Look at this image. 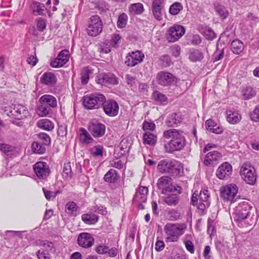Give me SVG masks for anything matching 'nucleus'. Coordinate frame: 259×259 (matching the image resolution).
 Listing matches in <instances>:
<instances>
[{"instance_id": "f257e3e1", "label": "nucleus", "mask_w": 259, "mask_h": 259, "mask_svg": "<svg viewBox=\"0 0 259 259\" xmlns=\"http://www.w3.org/2000/svg\"><path fill=\"white\" fill-rule=\"evenodd\" d=\"M186 226L183 224L167 223L164 227L166 234L165 240L167 242H176L184 233Z\"/></svg>"}, {"instance_id": "f03ea898", "label": "nucleus", "mask_w": 259, "mask_h": 259, "mask_svg": "<svg viewBox=\"0 0 259 259\" xmlns=\"http://www.w3.org/2000/svg\"><path fill=\"white\" fill-rule=\"evenodd\" d=\"M157 169L162 173H169L172 176L179 175L183 170L181 163L176 160H162L158 164Z\"/></svg>"}, {"instance_id": "7ed1b4c3", "label": "nucleus", "mask_w": 259, "mask_h": 259, "mask_svg": "<svg viewBox=\"0 0 259 259\" xmlns=\"http://www.w3.org/2000/svg\"><path fill=\"white\" fill-rule=\"evenodd\" d=\"M239 173L246 183L251 185L255 183L257 179L256 170L249 163H243L240 167Z\"/></svg>"}, {"instance_id": "20e7f679", "label": "nucleus", "mask_w": 259, "mask_h": 259, "mask_svg": "<svg viewBox=\"0 0 259 259\" xmlns=\"http://www.w3.org/2000/svg\"><path fill=\"white\" fill-rule=\"evenodd\" d=\"M82 104L87 109H98L105 100L102 94H92L86 95L83 98Z\"/></svg>"}, {"instance_id": "39448f33", "label": "nucleus", "mask_w": 259, "mask_h": 259, "mask_svg": "<svg viewBox=\"0 0 259 259\" xmlns=\"http://www.w3.org/2000/svg\"><path fill=\"white\" fill-rule=\"evenodd\" d=\"M221 196L225 201L233 203L236 201V197L238 192V186L234 184H230L221 189Z\"/></svg>"}, {"instance_id": "423d86ee", "label": "nucleus", "mask_w": 259, "mask_h": 259, "mask_svg": "<svg viewBox=\"0 0 259 259\" xmlns=\"http://www.w3.org/2000/svg\"><path fill=\"white\" fill-rule=\"evenodd\" d=\"M103 23L100 18L97 15L92 16L89 22L87 33L90 36H96L101 33Z\"/></svg>"}, {"instance_id": "0eeeda50", "label": "nucleus", "mask_w": 259, "mask_h": 259, "mask_svg": "<svg viewBox=\"0 0 259 259\" xmlns=\"http://www.w3.org/2000/svg\"><path fill=\"white\" fill-rule=\"evenodd\" d=\"M186 145V140L181 132L168 142L165 146L167 151L169 153L182 150Z\"/></svg>"}, {"instance_id": "6e6552de", "label": "nucleus", "mask_w": 259, "mask_h": 259, "mask_svg": "<svg viewBox=\"0 0 259 259\" xmlns=\"http://www.w3.org/2000/svg\"><path fill=\"white\" fill-rule=\"evenodd\" d=\"M88 130L94 138L102 137L105 133L106 126L96 119L91 120L88 126Z\"/></svg>"}, {"instance_id": "1a4fd4ad", "label": "nucleus", "mask_w": 259, "mask_h": 259, "mask_svg": "<svg viewBox=\"0 0 259 259\" xmlns=\"http://www.w3.org/2000/svg\"><path fill=\"white\" fill-rule=\"evenodd\" d=\"M185 32L184 27L175 25L169 28L166 34V39L169 42H175L181 37Z\"/></svg>"}, {"instance_id": "9d476101", "label": "nucleus", "mask_w": 259, "mask_h": 259, "mask_svg": "<svg viewBox=\"0 0 259 259\" xmlns=\"http://www.w3.org/2000/svg\"><path fill=\"white\" fill-rule=\"evenodd\" d=\"M156 78L158 84L164 87L171 85L176 83L177 80L175 75L165 71L158 72L157 74Z\"/></svg>"}, {"instance_id": "9b49d317", "label": "nucleus", "mask_w": 259, "mask_h": 259, "mask_svg": "<svg viewBox=\"0 0 259 259\" xmlns=\"http://www.w3.org/2000/svg\"><path fill=\"white\" fill-rule=\"evenodd\" d=\"M101 106L103 107L105 113L110 116H116L119 111V105L116 101L114 100H104Z\"/></svg>"}, {"instance_id": "f8f14e48", "label": "nucleus", "mask_w": 259, "mask_h": 259, "mask_svg": "<svg viewBox=\"0 0 259 259\" xmlns=\"http://www.w3.org/2000/svg\"><path fill=\"white\" fill-rule=\"evenodd\" d=\"M28 114L26 108L21 104L13 105L11 107L8 115L15 119L20 120L26 117Z\"/></svg>"}, {"instance_id": "ddd939ff", "label": "nucleus", "mask_w": 259, "mask_h": 259, "mask_svg": "<svg viewBox=\"0 0 259 259\" xmlns=\"http://www.w3.org/2000/svg\"><path fill=\"white\" fill-rule=\"evenodd\" d=\"M144 57V54L141 51L133 52L126 56L125 64L128 66L134 67L141 63Z\"/></svg>"}, {"instance_id": "4468645a", "label": "nucleus", "mask_w": 259, "mask_h": 259, "mask_svg": "<svg viewBox=\"0 0 259 259\" xmlns=\"http://www.w3.org/2000/svg\"><path fill=\"white\" fill-rule=\"evenodd\" d=\"M34 172L39 179H45L50 175V169L49 165L45 162L38 161L33 166Z\"/></svg>"}, {"instance_id": "2eb2a0df", "label": "nucleus", "mask_w": 259, "mask_h": 259, "mask_svg": "<svg viewBox=\"0 0 259 259\" xmlns=\"http://www.w3.org/2000/svg\"><path fill=\"white\" fill-rule=\"evenodd\" d=\"M77 243L82 248H89L93 245L94 238L93 235L89 233H81L78 236Z\"/></svg>"}, {"instance_id": "dca6fc26", "label": "nucleus", "mask_w": 259, "mask_h": 259, "mask_svg": "<svg viewBox=\"0 0 259 259\" xmlns=\"http://www.w3.org/2000/svg\"><path fill=\"white\" fill-rule=\"evenodd\" d=\"M232 172V165L229 163L225 162L218 167L216 175L221 180H226L230 177Z\"/></svg>"}, {"instance_id": "f3484780", "label": "nucleus", "mask_w": 259, "mask_h": 259, "mask_svg": "<svg viewBox=\"0 0 259 259\" xmlns=\"http://www.w3.org/2000/svg\"><path fill=\"white\" fill-rule=\"evenodd\" d=\"M157 185L158 189L161 190L162 194L171 192L174 190V187L171 185V179L167 176L160 178L158 180Z\"/></svg>"}, {"instance_id": "a211bd4d", "label": "nucleus", "mask_w": 259, "mask_h": 259, "mask_svg": "<svg viewBox=\"0 0 259 259\" xmlns=\"http://www.w3.org/2000/svg\"><path fill=\"white\" fill-rule=\"evenodd\" d=\"M251 207L247 202L243 201L239 204L237 207L236 212V219L238 221H242L247 218L250 213Z\"/></svg>"}, {"instance_id": "6ab92c4d", "label": "nucleus", "mask_w": 259, "mask_h": 259, "mask_svg": "<svg viewBox=\"0 0 259 259\" xmlns=\"http://www.w3.org/2000/svg\"><path fill=\"white\" fill-rule=\"evenodd\" d=\"M69 58V51L67 50H64L59 53L56 59L51 61L50 65L54 68L62 67L68 62Z\"/></svg>"}, {"instance_id": "aec40b11", "label": "nucleus", "mask_w": 259, "mask_h": 259, "mask_svg": "<svg viewBox=\"0 0 259 259\" xmlns=\"http://www.w3.org/2000/svg\"><path fill=\"white\" fill-rule=\"evenodd\" d=\"M222 156L221 153L218 151H211L205 155L203 163L206 166H213L218 163Z\"/></svg>"}, {"instance_id": "412c9836", "label": "nucleus", "mask_w": 259, "mask_h": 259, "mask_svg": "<svg viewBox=\"0 0 259 259\" xmlns=\"http://www.w3.org/2000/svg\"><path fill=\"white\" fill-rule=\"evenodd\" d=\"M57 81L56 75L50 72L44 73L41 77L40 82L41 83L50 87H53Z\"/></svg>"}, {"instance_id": "4be33fe9", "label": "nucleus", "mask_w": 259, "mask_h": 259, "mask_svg": "<svg viewBox=\"0 0 259 259\" xmlns=\"http://www.w3.org/2000/svg\"><path fill=\"white\" fill-rule=\"evenodd\" d=\"M148 188L146 187H140L137 190L133 198V201L139 203L145 202L147 201Z\"/></svg>"}, {"instance_id": "5701e85b", "label": "nucleus", "mask_w": 259, "mask_h": 259, "mask_svg": "<svg viewBox=\"0 0 259 259\" xmlns=\"http://www.w3.org/2000/svg\"><path fill=\"white\" fill-rule=\"evenodd\" d=\"M99 82L101 83H108L113 85H116L118 83L117 77L113 74H104L100 76L98 79Z\"/></svg>"}, {"instance_id": "b1692460", "label": "nucleus", "mask_w": 259, "mask_h": 259, "mask_svg": "<svg viewBox=\"0 0 259 259\" xmlns=\"http://www.w3.org/2000/svg\"><path fill=\"white\" fill-rule=\"evenodd\" d=\"M227 119L231 124L238 123L241 119V114L236 110H230L227 111Z\"/></svg>"}, {"instance_id": "393cba45", "label": "nucleus", "mask_w": 259, "mask_h": 259, "mask_svg": "<svg viewBox=\"0 0 259 259\" xmlns=\"http://www.w3.org/2000/svg\"><path fill=\"white\" fill-rule=\"evenodd\" d=\"M205 126L206 129L213 133L220 134L223 132L222 126H219L212 119H208L205 122Z\"/></svg>"}, {"instance_id": "a878e982", "label": "nucleus", "mask_w": 259, "mask_h": 259, "mask_svg": "<svg viewBox=\"0 0 259 259\" xmlns=\"http://www.w3.org/2000/svg\"><path fill=\"white\" fill-rule=\"evenodd\" d=\"M182 120V119L180 114L172 113L168 117L165 123L168 127H174L180 123Z\"/></svg>"}, {"instance_id": "bb28decb", "label": "nucleus", "mask_w": 259, "mask_h": 259, "mask_svg": "<svg viewBox=\"0 0 259 259\" xmlns=\"http://www.w3.org/2000/svg\"><path fill=\"white\" fill-rule=\"evenodd\" d=\"M39 101L41 104L48 105L50 107L54 108L57 106L56 98L51 95H44L42 96L39 99Z\"/></svg>"}, {"instance_id": "cd10ccee", "label": "nucleus", "mask_w": 259, "mask_h": 259, "mask_svg": "<svg viewBox=\"0 0 259 259\" xmlns=\"http://www.w3.org/2000/svg\"><path fill=\"white\" fill-rule=\"evenodd\" d=\"M164 202L168 206H176L179 202L180 197L178 194H170L163 197Z\"/></svg>"}, {"instance_id": "c85d7f7f", "label": "nucleus", "mask_w": 259, "mask_h": 259, "mask_svg": "<svg viewBox=\"0 0 259 259\" xmlns=\"http://www.w3.org/2000/svg\"><path fill=\"white\" fill-rule=\"evenodd\" d=\"M79 139L81 143L88 144L93 141V139L90 134L84 128H80L79 130Z\"/></svg>"}, {"instance_id": "c756f323", "label": "nucleus", "mask_w": 259, "mask_h": 259, "mask_svg": "<svg viewBox=\"0 0 259 259\" xmlns=\"http://www.w3.org/2000/svg\"><path fill=\"white\" fill-rule=\"evenodd\" d=\"M81 219L86 224L94 225L98 221L99 217L94 213H84L81 215Z\"/></svg>"}, {"instance_id": "7c9ffc66", "label": "nucleus", "mask_w": 259, "mask_h": 259, "mask_svg": "<svg viewBox=\"0 0 259 259\" xmlns=\"http://www.w3.org/2000/svg\"><path fill=\"white\" fill-rule=\"evenodd\" d=\"M231 49L234 54H239L244 49L243 44L239 39L234 40L231 44Z\"/></svg>"}, {"instance_id": "2f4dec72", "label": "nucleus", "mask_w": 259, "mask_h": 259, "mask_svg": "<svg viewBox=\"0 0 259 259\" xmlns=\"http://www.w3.org/2000/svg\"><path fill=\"white\" fill-rule=\"evenodd\" d=\"M37 126L44 130L50 131L53 129L54 124L48 119L39 120L37 122Z\"/></svg>"}, {"instance_id": "473e14b6", "label": "nucleus", "mask_w": 259, "mask_h": 259, "mask_svg": "<svg viewBox=\"0 0 259 259\" xmlns=\"http://www.w3.org/2000/svg\"><path fill=\"white\" fill-rule=\"evenodd\" d=\"M31 9L34 15H41L44 14L45 12V6L43 4L37 2H33L31 6Z\"/></svg>"}, {"instance_id": "72a5a7b5", "label": "nucleus", "mask_w": 259, "mask_h": 259, "mask_svg": "<svg viewBox=\"0 0 259 259\" xmlns=\"http://www.w3.org/2000/svg\"><path fill=\"white\" fill-rule=\"evenodd\" d=\"M119 176L116 171L113 169H110L104 176V180L108 183H114L118 179Z\"/></svg>"}, {"instance_id": "f704fd0d", "label": "nucleus", "mask_w": 259, "mask_h": 259, "mask_svg": "<svg viewBox=\"0 0 259 259\" xmlns=\"http://www.w3.org/2000/svg\"><path fill=\"white\" fill-rule=\"evenodd\" d=\"M143 140L145 144L153 145L156 143L157 137L149 132H146L143 134Z\"/></svg>"}, {"instance_id": "c9c22d12", "label": "nucleus", "mask_w": 259, "mask_h": 259, "mask_svg": "<svg viewBox=\"0 0 259 259\" xmlns=\"http://www.w3.org/2000/svg\"><path fill=\"white\" fill-rule=\"evenodd\" d=\"M144 9L143 4L136 3L132 4L130 8V13L133 15H139L144 12Z\"/></svg>"}, {"instance_id": "e433bc0d", "label": "nucleus", "mask_w": 259, "mask_h": 259, "mask_svg": "<svg viewBox=\"0 0 259 259\" xmlns=\"http://www.w3.org/2000/svg\"><path fill=\"white\" fill-rule=\"evenodd\" d=\"M242 94L244 100H248L255 96V90L251 87H247L242 89Z\"/></svg>"}, {"instance_id": "4c0bfd02", "label": "nucleus", "mask_w": 259, "mask_h": 259, "mask_svg": "<svg viewBox=\"0 0 259 259\" xmlns=\"http://www.w3.org/2000/svg\"><path fill=\"white\" fill-rule=\"evenodd\" d=\"M154 100L159 104H165L167 102V98L165 95L155 91L153 93Z\"/></svg>"}, {"instance_id": "58836bf2", "label": "nucleus", "mask_w": 259, "mask_h": 259, "mask_svg": "<svg viewBox=\"0 0 259 259\" xmlns=\"http://www.w3.org/2000/svg\"><path fill=\"white\" fill-rule=\"evenodd\" d=\"M31 148L32 151L36 154H43L46 151V148L45 146L37 142H34L32 144Z\"/></svg>"}, {"instance_id": "ea45409f", "label": "nucleus", "mask_w": 259, "mask_h": 259, "mask_svg": "<svg viewBox=\"0 0 259 259\" xmlns=\"http://www.w3.org/2000/svg\"><path fill=\"white\" fill-rule=\"evenodd\" d=\"M51 110L50 107L44 104H41L37 108V113L40 116H46L50 113Z\"/></svg>"}, {"instance_id": "a19ab883", "label": "nucleus", "mask_w": 259, "mask_h": 259, "mask_svg": "<svg viewBox=\"0 0 259 259\" xmlns=\"http://www.w3.org/2000/svg\"><path fill=\"white\" fill-rule=\"evenodd\" d=\"M203 58V53L199 50H196L191 52L189 58L194 62L201 60Z\"/></svg>"}, {"instance_id": "79ce46f5", "label": "nucleus", "mask_w": 259, "mask_h": 259, "mask_svg": "<svg viewBox=\"0 0 259 259\" xmlns=\"http://www.w3.org/2000/svg\"><path fill=\"white\" fill-rule=\"evenodd\" d=\"M77 210L76 204L73 201H69L65 205V211L71 215L73 214Z\"/></svg>"}, {"instance_id": "37998d69", "label": "nucleus", "mask_w": 259, "mask_h": 259, "mask_svg": "<svg viewBox=\"0 0 259 259\" xmlns=\"http://www.w3.org/2000/svg\"><path fill=\"white\" fill-rule=\"evenodd\" d=\"M183 9V6L181 3L176 2L170 6L169 12L173 15L178 14Z\"/></svg>"}, {"instance_id": "c03bdc74", "label": "nucleus", "mask_w": 259, "mask_h": 259, "mask_svg": "<svg viewBox=\"0 0 259 259\" xmlns=\"http://www.w3.org/2000/svg\"><path fill=\"white\" fill-rule=\"evenodd\" d=\"M127 22V16L125 13L120 14L118 18L117 26L119 28L125 27Z\"/></svg>"}, {"instance_id": "a18cd8bd", "label": "nucleus", "mask_w": 259, "mask_h": 259, "mask_svg": "<svg viewBox=\"0 0 259 259\" xmlns=\"http://www.w3.org/2000/svg\"><path fill=\"white\" fill-rule=\"evenodd\" d=\"M168 219L172 221L179 220L181 218V213L177 210L171 209L167 211Z\"/></svg>"}, {"instance_id": "49530a36", "label": "nucleus", "mask_w": 259, "mask_h": 259, "mask_svg": "<svg viewBox=\"0 0 259 259\" xmlns=\"http://www.w3.org/2000/svg\"><path fill=\"white\" fill-rule=\"evenodd\" d=\"M215 10L219 16L223 19L226 18L229 14L227 9L222 6L218 5L215 7Z\"/></svg>"}, {"instance_id": "de8ad7c7", "label": "nucleus", "mask_w": 259, "mask_h": 259, "mask_svg": "<svg viewBox=\"0 0 259 259\" xmlns=\"http://www.w3.org/2000/svg\"><path fill=\"white\" fill-rule=\"evenodd\" d=\"M249 117L253 122H259V105L256 106L254 109L249 113Z\"/></svg>"}, {"instance_id": "09e8293b", "label": "nucleus", "mask_w": 259, "mask_h": 259, "mask_svg": "<svg viewBox=\"0 0 259 259\" xmlns=\"http://www.w3.org/2000/svg\"><path fill=\"white\" fill-rule=\"evenodd\" d=\"M163 7L151 8L152 12L154 17L158 21L162 19V10Z\"/></svg>"}, {"instance_id": "8fccbe9b", "label": "nucleus", "mask_w": 259, "mask_h": 259, "mask_svg": "<svg viewBox=\"0 0 259 259\" xmlns=\"http://www.w3.org/2000/svg\"><path fill=\"white\" fill-rule=\"evenodd\" d=\"M91 71L87 67L84 68L81 72V81L83 84H85L88 82L89 79V75Z\"/></svg>"}, {"instance_id": "3c124183", "label": "nucleus", "mask_w": 259, "mask_h": 259, "mask_svg": "<svg viewBox=\"0 0 259 259\" xmlns=\"http://www.w3.org/2000/svg\"><path fill=\"white\" fill-rule=\"evenodd\" d=\"M210 202H199L198 205V213L203 215L206 213V209L209 206Z\"/></svg>"}, {"instance_id": "603ef678", "label": "nucleus", "mask_w": 259, "mask_h": 259, "mask_svg": "<svg viewBox=\"0 0 259 259\" xmlns=\"http://www.w3.org/2000/svg\"><path fill=\"white\" fill-rule=\"evenodd\" d=\"M209 194L207 190H203L200 191L199 195V202H209L208 199Z\"/></svg>"}, {"instance_id": "864d4df0", "label": "nucleus", "mask_w": 259, "mask_h": 259, "mask_svg": "<svg viewBox=\"0 0 259 259\" xmlns=\"http://www.w3.org/2000/svg\"><path fill=\"white\" fill-rule=\"evenodd\" d=\"M179 132L180 131L176 129L168 130L163 132V137L167 139L169 138H171V139H172L175 136L177 135V134L179 133Z\"/></svg>"}, {"instance_id": "5fc2aeb1", "label": "nucleus", "mask_w": 259, "mask_h": 259, "mask_svg": "<svg viewBox=\"0 0 259 259\" xmlns=\"http://www.w3.org/2000/svg\"><path fill=\"white\" fill-rule=\"evenodd\" d=\"M203 33L207 39L212 40L216 37L215 33L210 28H205Z\"/></svg>"}, {"instance_id": "6e6d98bb", "label": "nucleus", "mask_w": 259, "mask_h": 259, "mask_svg": "<svg viewBox=\"0 0 259 259\" xmlns=\"http://www.w3.org/2000/svg\"><path fill=\"white\" fill-rule=\"evenodd\" d=\"M38 137L43 142L45 145H49L51 144V138L50 136L45 133H40L38 134Z\"/></svg>"}, {"instance_id": "4d7b16f0", "label": "nucleus", "mask_w": 259, "mask_h": 259, "mask_svg": "<svg viewBox=\"0 0 259 259\" xmlns=\"http://www.w3.org/2000/svg\"><path fill=\"white\" fill-rule=\"evenodd\" d=\"M160 64L162 66L166 67L169 66L171 63V60L167 55L162 56L160 58Z\"/></svg>"}, {"instance_id": "13d9d810", "label": "nucleus", "mask_w": 259, "mask_h": 259, "mask_svg": "<svg viewBox=\"0 0 259 259\" xmlns=\"http://www.w3.org/2000/svg\"><path fill=\"white\" fill-rule=\"evenodd\" d=\"M155 128V125L153 122L144 121L143 123V129L146 132H152Z\"/></svg>"}, {"instance_id": "bf43d9fd", "label": "nucleus", "mask_w": 259, "mask_h": 259, "mask_svg": "<svg viewBox=\"0 0 259 259\" xmlns=\"http://www.w3.org/2000/svg\"><path fill=\"white\" fill-rule=\"evenodd\" d=\"M63 175L66 178L72 176V171L69 163H65L63 167Z\"/></svg>"}, {"instance_id": "052dcab7", "label": "nucleus", "mask_w": 259, "mask_h": 259, "mask_svg": "<svg viewBox=\"0 0 259 259\" xmlns=\"http://www.w3.org/2000/svg\"><path fill=\"white\" fill-rule=\"evenodd\" d=\"M95 151H92L91 154L94 156H102L103 153V147L99 145L94 147Z\"/></svg>"}, {"instance_id": "680f3d73", "label": "nucleus", "mask_w": 259, "mask_h": 259, "mask_svg": "<svg viewBox=\"0 0 259 259\" xmlns=\"http://www.w3.org/2000/svg\"><path fill=\"white\" fill-rule=\"evenodd\" d=\"M121 37L120 36L116 33L113 34L112 35L111 39V44L114 47H116L120 43Z\"/></svg>"}, {"instance_id": "e2e57ef3", "label": "nucleus", "mask_w": 259, "mask_h": 259, "mask_svg": "<svg viewBox=\"0 0 259 259\" xmlns=\"http://www.w3.org/2000/svg\"><path fill=\"white\" fill-rule=\"evenodd\" d=\"M14 147L6 144H0V151L5 153L13 151Z\"/></svg>"}, {"instance_id": "0e129e2a", "label": "nucleus", "mask_w": 259, "mask_h": 259, "mask_svg": "<svg viewBox=\"0 0 259 259\" xmlns=\"http://www.w3.org/2000/svg\"><path fill=\"white\" fill-rule=\"evenodd\" d=\"M46 28V21L41 18L37 20V28L40 31H44Z\"/></svg>"}, {"instance_id": "69168bd1", "label": "nucleus", "mask_w": 259, "mask_h": 259, "mask_svg": "<svg viewBox=\"0 0 259 259\" xmlns=\"http://www.w3.org/2000/svg\"><path fill=\"white\" fill-rule=\"evenodd\" d=\"M95 250L97 253L100 254H105L108 252V247L104 245H100L98 246L96 249Z\"/></svg>"}, {"instance_id": "338daca9", "label": "nucleus", "mask_w": 259, "mask_h": 259, "mask_svg": "<svg viewBox=\"0 0 259 259\" xmlns=\"http://www.w3.org/2000/svg\"><path fill=\"white\" fill-rule=\"evenodd\" d=\"M125 79L127 83L131 87L135 85L136 84V78L135 76L126 74L125 75Z\"/></svg>"}, {"instance_id": "774afa93", "label": "nucleus", "mask_w": 259, "mask_h": 259, "mask_svg": "<svg viewBox=\"0 0 259 259\" xmlns=\"http://www.w3.org/2000/svg\"><path fill=\"white\" fill-rule=\"evenodd\" d=\"M110 164L112 167L118 169H121L123 168V163L120 160L118 159H116L110 161Z\"/></svg>"}]
</instances>
